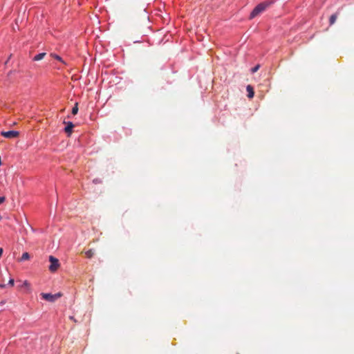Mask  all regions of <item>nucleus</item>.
I'll use <instances>...</instances> for the list:
<instances>
[{
  "instance_id": "8",
  "label": "nucleus",
  "mask_w": 354,
  "mask_h": 354,
  "mask_svg": "<svg viewBox=\"0 0 354 354\" xmlns=\"http://www.w3.org/2000/svg\"><path fill=\"white\" fill-rule=\"evenodd\" d=\"M50 55V57H53L54 59L60 62L61 63L66 64L65 61L59 55L55 54V53H51Z\"/></svg>"
},
{
  "instance_id": "3",
  "label": "nucleus",
  "mask_w": 354,
  "mask_h": 354,
  "mask_svg": "<svg viewBox=\"0 0 354 354\" xmlns=\"http://www.w3.org/2000/svg\"><path fill=\"white\" fill-rule=\"evenodd\" d=\"M62 294L60 292L56 293V294H51V293H41V297L43 299L50 301V302H54L55 300L61 297Z\"/></svg>"
},
{
  "instance_id": "18",
  "label": "nucleus",
  "mask_w": 354,
  "mask_h": 354,
  "mask_svg": "<svg viewBox=\"0 0 354 354\" xmlns=\"http://www.w3.org/2000/svg\"><path fill=\"white\" fill-rule=\"evenodd\" d=\"M3 254V248H0V258L1 257Z\"/></svg>"
},
{
  "instance_id": "1",
  "label": "nucleus",
  "mask_w": 354,
  "mask_h": 354,
  "mask_svg": "<svg viewBox=\"0 0 354 354\" xmlns=\"http://www.w3.org/2000/svg\"><path fill=\"white\" fill-rule=\"evenodd\" d=\"M274 2L275 0H268L259 3L250 12V19H254V17L264 12L268 7L272 5Z\"/></svg>"
},
{
  "instance_id": "11",
  "label": "nucleus",
  "mask_w": 354,
  "mask_h": 354,
  "mask_svg": "<svg viewBox=\"0 0 354 354\" xmlns=\"http://www.w3.org/2000/svg\"><path fill=\"white\" fill-rule=\"evenodd\" d=\"M20 288H27L28 290H30V283L28 281H24L23 282V283L21 284V286H20Z\"/></svg>"
},
{
  "instance_id": "7",
  "label": "nucleus",
  "mask_w": 354,
  "mask_h": 354,
  "mask_svg": "<svg viewBox=\"0 0 354 354\" xmlns=\"http://www.w3.org/2000/svg\"><path fill=\"white\" fill-rule=\"evenodd\" d=\"M46 55V53H41L37 55H36L33 58L32 60L35 62L39 61L42 59Z\"/></svg>"
},
{
  "instance_id": "13",
  "label": "nucleus",
  "mask_w": 354,
  "mask_h": 354,
  "mask_svg": "<svg viewBox=\"0 0 354 354\" xmlns=\"http://www.w3.org/2000/svg\"><path fill=\"white\" fill-rule=\"evenodd\" d=\"M78 111V104L77 103H75V106L72 109V114L76 115Z\"/></svg>"
},
{
  "instance_id": "9",
  "label": "nucleus",
  "mask_w": 354,
  "mask_h": 354,
  "mask_svg": "<svg viewBox=\"0 0 354 354\" xmlns=\"http://www.w3.org/2000/svg\"><path fill=\"white\" fill-rule=\"evenodd\" d=\"M337 16H338V13H335L330 16V17L329 19L330 26H332L333 24H335V22L336 21V19L337 18Z\"/></svg>"
},
{
  "instance_id": "2",
  "label": "nucleus",
  "mask_w": 354,
  "mask_h": 354,
  "mask_svg": "<svg viewBox=\"0 0 354 354\" xmlns=\"http://www.w3.org/2000/svg\"><path fill=\"white\" fill-rule=\"evenodd\" d=\"M49 261L50 263V265L49 266L48 268L49 270L51 272H56L60 266L59 260L53 256H50Z\"/></svg>"
},
{
  "instance_id": "4",
  "label": "nucleus",
  "mask_w": 354,
  "mask_h": 354,
  "mask_svg": "<svg viewBox=\"0 0 354 354\" xmlns=\"http://www.w3.org/2000/svg\"><path fill=\"white\" fill-rule=\"evenodd\" d=\"M19 132L17 131H2L1 133V135L6 138H17L19 136Z\"/></svg>"
},
{
  "instance_id": "12",
  "label": "nucleus",
  "mask_w": 354,
  "mask_h": 354,
  "mask_svg": "<svg viewBox=\"0 0 354 354\" xmlns=\"http://www.w3.org/2000/svg\"><path fill=\"white\" fill-rule=\"evenodd\" d=\"M30 259V254L28 252H24L22 254L21 257V261H26Z\"/></svg>"
},
{
  "instance_id": "15",
  "label": "nucleus",
  "mask_w": 354,
  "mask_h": 354,
  "mask_svg": "<svg viewBox=\"0 0 354 354\" xmlns=\"http://www.w3.org/2000/svg\"><path fill=\"white\" fill-rule=\"evenodd\" d=\"M14 284H15V280H14V279L10 278V280H9V281H8V285H9V286H14Z\"/></svg>"
},
{
  "instance_id": "19",
  "label": "nucleus",
  "mask_w": 354,
  "mask_h": 354,
  "mask_svg": "<svg viewBox=\"0 0 354 354\" xmlns=\"http://www.w3.org/2000/svg\"><path fill=\"white\" fill-rule=\"evenodd\" d=\"M1 219H2V216H0V221H1Z\"/></svg>"
},
{
  "instance_id": "6",
  "label": "nucleus",
  "mask_w": 354,
  "mask_h": 354,
  "mask_svg": "<svg viewBox=\"0 0 354 354\" xmlns=\"http://www.w3.org/2000/svg\"><path fill=\"white\" fill-rule=\"evenodd\" d=\"M246 90L248 92V97L249 98H252L254 95L253 87L251 85H248L246 87Z\"/></svg>"
},
{
  "instance_id": "17",
  "label": "nucleus",
  "mask_w": 354,
  "mask_h": 354,
  "mask_svg": "<svg viewBox=\"0 0 354 354\" xmlns=\"http://www.w3.org/2000/svg\"><path fill=\"white\" fill-rule=\"evenodd\" d=\"M6 285L3 283H0V288H6Z\"/></svg>"
},
{
  "instance_id": "5",
  "label": "nucleus",
  "mask_w": 354,
  "mask_h": 354,
  "mask_svg": "<svg viewBox=\"0 0 354 354\" xmlns=\"http://www.w3.org/2000/svg\"><path fill=\"white\" fill-rule=\"evenodd\" d=\"M73 127H74V125H73V122H67V125L64 129L65 132L67 134L71 135V133H72V129H73Z\"/></svg>"
},
{
  "instance_id": "14",
  "label": "nucleus",
  "mask_w": 354,
  "mask_h": 354,
  "mask_svg": "<svg viewBox=\"0 0 354 354\" xmlns=\"http://www.w3.org/2000/svg\"><path fill=\"white\" fill-rule=\"evenodd\" d=\"M259 67H260V65L257 64L254 67L252 68H251V73H256L259 70Z\"/></svg>"
},
{
  "instance_id": "16",
  "label": "nucleus",
  "mask_w": 354,
  "mask_h": 354,
  "mask_svg": "<svg viewBox=\"0 0 354 354\" xmlns=\"http://www.w3.org/2000/svg\"><path fill=\"white\" fill-rule=\"evenodd\" d=\"M6 201V197L5 196H0V204L4 203Z\"/></svg>"
},
{
  "instance_id": "10",
  "label": "nucleus",
  "mask_w": 354,
  "mask_h": 354,
  "mask_svg": "<svg viewBox=\"0 0 354 354\" xmlns=\"http://www.w3.org/2000/svg\"><path fill=\"white\" fill-rule=\"evenodd\" d=\"M85 255L87 258L91 259L94 255V251L92 249H90L85 252Z\"/></svg>"
}]
</instances>
